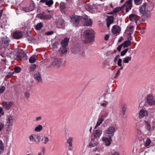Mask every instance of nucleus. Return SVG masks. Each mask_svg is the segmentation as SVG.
Segmentation results:
<instances>
[{
	"label": "nucleus",
	"mask_w": 155,
	"mask_h": 155,
	"mask_svg": "<svg viewBox=\"0 0 155 155\" xmlns=\"http://www.w3.org/2000/svg\"><path fill=\"white\" fill-rule=\"evenodd\" d=\"M95 32L92 29H90L84 31L82 35L83 41L85 43H91L94 40Z\"/></svg>",
	"instance_id": "nucleus-1"
},
{
	"label": "nucleus",
	"mask_w": 155,
	"mask_h": 155,
	"mask_svg": "<svg viewBox=\"0 0 155 155\" xmlns=\"http://www.w3.org/2000/svg\"><path fill=\"white\" fill-rule=\"evenodd\" d=\"M69 17L74 22V26L76 27L78 26L79 21L82 18L81 16L75 15H70Z\"/></svg>",
	"instance_id": "nucleus-2"
},
{
	"label": "nucleus",
	"mask_w": 155,
	"mask_h": 155,
	"mask_svg": "<svg viewBox=\"0 0 155 155\" xmlns=\"http://www.w3.org/2000/svg\"><path fill=\"white\" fill-rule=\"evenodd\" d=\"M146 6L147 3H144L140 8V11L143 15H145L147 18H148L150 16V13L147 12Z\"/></svg>",
	"instance_id": "nucleus-3"
},
{
	"label": "nucleus",
	"mask_w": 155,
	"mask_h": 155,
	"mask_svg": "<svg viewBox=\"0 0 155 155\" xmlns=\"http://www.w3.org/2000/svg\"><path fill=\"white\" fill-rule=\"evenodd\" d=\"M34 78L38 84H41L42 83V80L40 73L38 71H35L34 74Z\"/></svg>",
	"instance_id": "nucleus-4"
},
{
	"label": "nucleus",
	"mask_w": 155,
	"mask_h": 155,
	"mask_svg": "<svg viewBox=\"0 0 155 155\" xmlns=\"http://www.w3.org/2000/svg\"><path fill=\"white\" fill-rule=\"evenodd\" d=\"M9 39L6 36H5L2 38L0 41V45L3 48L6 47L8 45Z\"/></svg>",
	"instance_id": "nucleus-5"
},
{
	"label": "nucleus",
	"mask_w": 155,
	"mask_h": 155,
	"mask_svg": "<svg viewBox=\"0 0 155 155\" xmlns=\"http://www.w3.org/2000/svg\"><path fill=\"white\" fill-rule=\"evenodd\" d=\"M19 52V55L16 56V59L17 60H27V55L23 51H20Z\"/></svg>",
	"instance_id": "nucleus-6"
},
{
	"label": "nucleus",
	"mask_w": 155,
	"mask_h": 155,
	"mask_svg": "<svg viewBox=\"0 0 155 155\" xmlns=\"http://www.w3.org/2000/svg\"><path fill=\"white\" fill-rule=\"evenodd\" d=\"M14 123V118L12 116L9 115L7 117L6 122V125L7 128H8L10 126H12Z\"/></svg>",
	"instance_id": "nucleus-7"
},
{
	"label": "nucleus",
	"mask_w": 155,
	"mask_h": 155,
	"mask_svg": "<svg viewBox=\"0 0 155 155\" xmlns=\"http://www.w3.org/2000/svg\"><path fill=\"white\" fill-rule=\"evenodd\" d=\"M147 103L150 105H155V99L152 95L149 94L147 96Z\"/></svg>",
	"instance_id": "nucleus-8"
},
{
	"label": "nucleus",
	"mask_w": 155,
	"mask_h": 155,
	"mask_svg": "<svg viewBox=\"0 0 155 155\" xmlns=\"http://www.w3.org/2000/svg\"><path fill=\"white\" fill-rule=\"evenodd\" d=\"M61 59L60 58H55L51 63L52 67H59L61 64Z\"/></svg>",
	"instance_id": "nucleus-9"
},
{
	"label": "nucleus",
	"mask_w": 155,
	"mask_h": 155,
	"mask_svg": "<svg viewBox=\"0 0 155 155\" xmlns=\"http://www.w3.org/2000/svg\"><path fill=\"white\" fill-rule=\"evenodd\" d=\"M129 18L131 22H134L136 25H137V21L139 19V17L137 15L131 14L129 15Z\"/></svg>",
	"instance_id": "nucleus-10"
},
{
	"label": "nucleus",
	"mask_w": 155,
	"mask_h": 155,
	"mask_svg": "<svg viewBox=\"0 0 155 155\" xmlns=\"http://www.w3.org/2000/svg\"><path fill=\"white\" fill-rule=\"evenodd\" d=\"M102 140L106 146H109L111 144L112 140L110 136H109L108 137H103Z\"/></svg>",
	"instance_id": "nucleus-11"
},
{
	"label": "nucleus",
	"mask_w": 155,
	"mask_h": 155,
	"mask_svg": "<svg viewBox=\"0 0 155 155\" xmlns=\"http://www.w3.org/2000/svg\"><path fill=\"white\" fill-rule=\"evenodd\" d=\"M71 50V51L75 54L80 53L81 54L83 53L81 48L79 46H75L72 48Z\"/></svg>",
	"instance_id": "nucleus-12"
},
{
	"label": "nucleus",
	"mask_w": 155,
	"mask_h": 155,
	"mask_svg": "<svg viewBox=\"0 0 155 155\" xmlns=\"http://www.w3.org/2000/svg\"><path fill=\"white\" fill-rule=\"evenodd\" d=\"M148 111L145 109L140 110L139 112L138 117L140 119L143 118L144 117H146L148 115Z\"/></svg>",
	"instance_id": "nucleus-13"
},
{
	"label": "nucleus",
	"mask_w": 155,
	"mask_h": 155,
	"mask_svg": "<svg viewBox=\"0 0 155 155\" xmlns=\"http://www.w3.org/2000/svg\"><path fill=\"white\" fill-rule=\"evenodd\" d=\"M115 131V128L114 126L109 127L105 131L106 134L113 136Z\"/></svg>",
	"instance_id": "nucleus-14"
},
{
	"label": "nucleus",
	"mask_w": 155,
	"mask_h": 155,
	"mask_svg": "<svg viewBox=\"0 0 155 155\" xmlns=\"http://www.w3.org/2000/svg\"><path fill=\"white\" fill-rule=\"evenodd\" d=\"M12 104V102H3L2 103V104L4 108L7 110H9Z\"/></svg>",
	"instance_id": "nucleus-15"
},
{
	"label": "nucleus",
	"mask_w": 155,
	"mask_h": 155,
	"mask_svg": "<svg viewBox=\"0 0 155 155\" xmlns=\"http://www.w3.org/2000/svg\"><path fill=\"white\" fill-rule=\"evenodd\" d=\"M85 21L84 25L85 26H90L92 23V21L90 19H88V16H86L84 18Z\"/></svg>",
	"instance_id": "nucleus-16"
},
{
	"label": "nucleus",
	"mask_w": 155,
	"mask_h": 155,
	"mask_svg": "<svg viewBox=\"0 0 155 155\" xmlns=\"http://www.w3.org/2000/svg\"><path fill=\"white\" fill-rule=\"evenodd\" d=\"M133 0H129L124 5L126 7L127 12L129 10L131 9L132 7V2Z\"/></svg>",
	"instance_id": "nucleus-17"
},
{
	"label": "nucleus",
	"mask_w": 155,
	"mask_h": 155,
	"mask_svg": "<svg viewBox=\"0 0 155 155\" xmlns=\"http://www.w3.org/2000/svg\"><path fill=\"white\" fill-rule=\"evenodd\" d=\"M22 34L21 32L16 31L13 34V37L15 39H19L22 36Z\"/></svg>",
	"instance_id": "nucleus-18"
},
{
	"label": "nucleus",
	"mask_w": 155,
	"mask_h": 155,
	"mask_svg": "<svg viewBox=\"0 0 155 155\" xmlns=\"http://www.w3.org/2000/svg\"><path fill=\"white\" fill-rule=\"evenodd\" d=\"M114 21V17L113 16H108L107 18V26L109 28L111 24Z\"/></svg>",
	"instance_id": "nucleus-19"
},
{
	"label": "nucleus",
	"mask_w": 155,
	"mask_h": 155,
	"mask_svg": "<svg viewBox=\"0 0 155 155\" xmlns=\"http://www.w3.org/2000/svg\"><path fill=\"white\" fill-rule=\"evenodd\" d=\"M121 29L120 27L115 25L113 26L112 29V32L113 34H119L120 31Z\"/></svg>",
	"instance_id": "nucleus-20"
},
{
	"label": "nucleus",
	"mask_w": 155,
	"mask_h": 155,
	"mask_svg": "<svg viewBox=\"0 0 155 155\" xmlns=\"http://www.w3.org/2000/svg\"><path fill=\"white\" fill-rule=\"evenodd\" d=\"M67 51V48L64 47L62 46L59 50V53L61 55L65 54Z\"/></svg>",
	"instance_id": "nucleus-21"
},
{
	"label": "nucleus",
	"mask_w": 155,
	"mask_h": 155,
	"mask_svg": "<svg viewBox=\"0 0 155 155\" xmlns=\"http://www.w3.org/2000/svg\"><path fill=\"white\" fill-rule=\"evenodd\" d=\"M102 133V130L100 129H97L95 130V133L94 135L95 138H99Z\"/></svg>",
	"instance_id": "nucleus-22"
},
{
	"label": "nucleus",
	"mask_w": 155,
	"mask_h": 155,
	"mask_svg": "<svg viewBox=\"0 0 155 155\" xmlns=\"http://www.w3.org/2000/svg\"><path fill=\"white\" fill-rule=\"evenodd\" d=\"M143 133L140 129H137V137L140 140L143 139Z\"/></svg>",
	"instance_id": "nucleus-23"
},
{
	"label": "nucleus",
	"mask_w": 155,
	"mask_h": 155,
	"mask_svg": "<svg viewBox=\"0 0 155 155\" xmlns=\"http://www.w3.org/2000/svg\"><path fill=\"white\" fill-rule=\"evenodd\" d=\"M34 9V7L33 5H31L28 7L24 8H22L23 11L26 12H28L31 11Z\"/></svg>",
	"instance_id": "nucleus-24"
},
{
	"label": "nucleus",
	"mask_w": 155,
	"mask_h": 155,
	"mask_svg": "<svg viewBox=\"0 0 155 155\" xmlns=\"http://www.w3.org/2000/svg\"><path fill=\"white\" fill-rule=\"evenodd\" d=\"M153 5L152 3H148L147 4L146 9L147 12L150 13L151 12L153 8Z\"/></svg>",
	"instance_id": "nucleus-25"
},
{
	"label": "nucleus",
	"mask_w": 155,
	"mask_h": 155,
	"mask_svg": "<svg viewBox=\"0 0 155 155\" xmlns=\"http://www.w3.org/2000/svg\"><path fill=\"white\" fill-rule=\"evenodd\" d=\"M91 141L89 145L92 147H94L98 145V142L95 139L92 138Z\"/></svg>",
	"instance_id": "nucleus-26"
},
{
	"label": "nucleus",
	"mask_w": 155,
	"mask_h": 155,
	"mask_svg": "<svg viewBox=\"0 0 155 155\" xmlns=\"http://www.w3.org/2000/svg\"><path fill=\"white\" fill-rule=\"evenodd\" d=\"M69 41V38H64L61 41V44L62 46L65 47L68 45Z\"/></svg>",
	"instance_id": "nucleus-27"
},
{
	"label": "nucleus",
	"mask_w": 155,
	"mask_h": 155,
	"mask_svg": "<svg viewBox=\"0 0 155 155\" xmlns=\"http://www.w3.org/2000/svg\"><path fill=\"white\" fill-rule=\"evenodd\" d=\"M64 20L62 19H60L57 23L58 27L59 28H62L64 26Z\"/></svg>",
	"instance_id": "nucleus-28"
},
{
	"label": "nucleus",
	"mask_w": 155,
	"mask_h": 155,
	"mask_svg": "<svg viewBox=\"0 0 155 155\" xmlns=\"http://www.w3.org/2000/svg\"><path fill=\"white\" fill-rule=\"evenodd\" d=\"M133 27L132 26H130L128 27L126 31V33L129 35H131L133 33Z\"/></svg>",
	"instance_id": "nucleus-29"
},
{
	"label": "nucleus",
	"mask_w": 155,
	"mask_h": 155,
	"mask_svg": "<svg viewBox=\"0 0 155 155\" xmlns=\"http://www.w3.org/2000/svg\"><path fill=\"white\" fill-rule=\"evenodd\" d=\"M37 59V56L34 55L32 56L29 59V62L31 63H33L35 62Z\"/></svg>",
	"instance_id": "nucleus-30"
},
{
	"label": "nucleus",
	"mask_w": 155,
	"mask_h": 155,
	"mask_svg": "<svg viewBox=\"0 0 155 155\" xmlns=\"http://www.w3.org/2000/svg\"><path fill=\"white\" fill-rule=\"evenodd\" d=\"M41 140L43 143L45 144H47L49 140L48 137L46 136H43L41 139Z\"/></svg>",
	"instance_id": "nucleus-31"
},
{
	"label": "nucleus",
	"mask_w": 155,
	"mask_h": 155,
	"mask_svg": "<svg viewBox=\"0 0 155 155\" xmlns=\"http://www.w3.org/2000/svg\"><path fill=\"white\" fill-rule=\"evenodd\" d=\"M104 120V119L103 118H99L95 127V128H96L97 127L99 126L102 123Z\"/></svg>",
	"instance_id": "nucleus-32"
},
{
	"label": "nucleus",
	"mask_w": 155,
	"mask_h": 155,
	"mask_svg": "<svg viewBox=\"0 0 155 155\" xmlns=\"http://www.w3.org/2000/svg\"><path fill=\"white\" fill-rule=\"evenodd\" d=\"M131 44V42L130 40H127L124 42L122 44L124 47V48L128 47V46L130 45Z\"/></svg>",
	"instance_id": "nucleus-33"
},
{
	"label": "nucleus",
	"mask_w": 155,
	"mask_h": 155,
	"mask_svg": "<svg viewBox=\"0 0 155 155\" xmlns=\"http://www.w3.org/2000/svg\"><path fill=\"white\" fill-rule=\"evenodd\" d=\"M146 124V129L147 130H150L151 129V126L150 122L148 121L144 120Z\"/></svg>",
	"instance_id": "nucleus-34"
},
{
	"label": "nucleus",
	"mask_w": 155,
	"mask_h": 155,
	"mask_svg": "<svg viewBox=\"0 0 155 155\" xmlns=\"http://www.w3.org/2000/svg\"><path fill=\"white\" fill-rule=\"evenodd\" d=\"M73 138L71 137H69L67 140V143L69 144L70 147H71L72 146Z\"/></svg>",
	"instance_id": "nucleus-35"
},
{
	"label": "nucleus",
	"mask_w": 155,
	"mask_h": 155,
	"mask_svg": "<svg viewBox=\"0 0 155 155\" xmlns=\"http://www.w3.org/2000/svg\"><path fill=\"white\" fill-rule=\"evenodd\" d=\"M42 126L41 125H39L36 126L35 128V131L36 132H40L42 129Z\"/></svg>",
	"instance_id": "nucleus-36"
},
{
	"label": "nucleus",
	"mask_w": 155,
	"mask_h": 155,
	"mask_svg": "<svg viewBox=\"0 0 155 155\" xmlns=\"http://www.w3.org/2000/svg\"><path fill=\"white\" fill-rule=\"evenodd\" d=\"M43 25L42 23H39L35 27V28L37 30H39L41 29Z\"/></svg>",
	"instance_id": "nucleus-37"
},
{
	"label": "nucleus",
	"mask_w": 155,
	"mask_h": 155,
	"mask_svg": "<svg viewBox=\"0 0 155 155\" xmlns=\"http://www.w3.org/2000/svg\"><path fill=\"white\" fill-rule=\"evenodd\" d=\"M53 0H47L45 4L48 7H50L53 4Z\"/></svg>",
	"instance_id": "nucleus-38"
},
{
	"label": "nucleus",
	"mask_w": 155,
	"mask_h": 155,
	"mask_svg": "<svg viewBox=\"0 0 155 155\" xmlns=\"http://www.w3.org/2000/svg\"><path fill=\"white\" fill-rule=\"evenodd\" d=\"M151 140L150 139L147 138L144 143V146L146 147L149 146L150 144Z\"/></svg>",
	"instance_id": "nucleus-39"
},
{
	"label": "nucleus",
	"mask_w": 155,
	"mask_h": 155,
	"mask_svg": "<svg viewBox=\"0 0 155 155\" xmlns=\"http://www.w3.org/2000/svg\"><path fill=\"white\" fill-rule=\"evenodd\" d=\"M60 7L61 10H64L66 8L65 4L64 2H61L60 3Z\"/></svg>",
	"instance_id": "nucleus-40"
},
{
	"label": "nucleus",
	"mask_w": 155,
	"mask_h": 155,
	"mask_svg": "<svg viewBox=\"0 0 155 155\" xmlns=\"http://www.w3.org/2000/svg\"><path fill=\"white\" fill-rule=\"evenodd\" d=\"M58 46V43L55 42L53 44L52 49L54 50H55L57 49Z\"/></svg>",
	"instance_id": "nucleus-41"
},
{
	"label": "nucleus",
	"mask_w": 155,
	"mask_h": 155,
	"mask_svg": "<svg viewBox=\"0 0 155 155\" xmlns=\"http://www.w3.org/2000/svg\"><path fill=\"white\" fill-rule=\"evenodd\" d=\"M131 58L130 57H128L125 58L123 60V62L124 63H128L129 61L131 60Z\"/></svg>",
	"instance_id": "nucleus-42"
},
{
	"label": "nucleus",
	"mask_w": 155,
	"mask_h": 155,
	"mask_svg": "<svg viewBox=\"0 0 155 155\" xmlns=\"http://www.w3.org/2000/svg\"><path fill=\"white\" fill-rule=\"evenodd\" d=\"M36 138L38 140V141H35L37 144H39L40 142V140L41 139V137L39 134H37L36 136Z\"/></svg>",
	"instance_id": "nucleus-43"
},
{
	"label": "nucleus",
	"mask_w": 155,
	"mask_h": 155,
	"mask_svg": "<svg viewBox=\"0 0 155 155\" xmlns=\"http://www.w3.org/2000/svg\"><path fill=\"white\" fill-rule=\"evenodd\" d=\"M109 113L108 112H106L104 113L101 116V118H106L108 116Z\"/></svg>",
	"instance_id": "nucleus-44"
},
{
	"label": "nucleus",
	"mask_w": 155,
	"mask_h": 155,
	"mask_svg": "<svg viewBox=\"0 0 155 155\" xmlns=\"http://www.w3.org/2000/svg\"><path fill=\"white\" fill-rule=\"evenodd\" d=\"M29 138L31 142H33L34 141H36V140L34 138L33 136L32 135H31L29 136Z\"/></svg>",
	"instance_id": "nucleus-45"
},
{
	"label": "nucleus",
	"mask_w": 155,
	"mask_h": 155,
	"mask_svg": "<svg viewBox=\"0 0 155 155\" xmlns=\"http://www.w3.org/2000/svg\"><path fill=\"white\" fill-rule=\"evenodd\" d=\"M128 48H127V49H124L123 51H122L121 52V56H123L124 55H125V54H126V53L128 51Z\"/></svg>",
	"instance_id": "nucleus-46"
},
{
	"label": "nucleus",
	"mask_w": 155,
	"mask_h": 155,
	"mask_svg": "<svg viewBox=\"0 0 155 155\" xmlns=\"http://www.w3.org/2000/svg\"><path fill=\"white\" fill-rule=\"evenodd\" d=\"M38 17L41 19H45V14H40L38 15Z\"/></svg>",
	"instance_id": "nucleus-47"
},
{
	"label": "nucleus",
	"mask_w": 155,
	"mask_h": 155,
	"mask_svg": "<svg viewBox=\"0 0 155 155\" xmlns=\"http://www.w3.org/2000/svg\"><path fill=\"white\" fill-rule=\"evenodd\" d=\"M0 149L2 150H3L4 149L3 144L1 140H0Z\"/></svg>",
	"instance_id": "nucleus-48"
},
{
	"label": "nucleus",
	"mask_w": 155,
	"mask_h": 155,
	"mask_svg": "<svg viewBox=\"0 0 155 155\" xmlns=\"http://www.w3.org/2000/svg\"><path fill=\"white\" fill-rule=\"evenodd\" d=\"M25 97L27 98H29L30 96V94L28 92L26 91L25 93L24 94Z\"/></svg>",
	"instance_id": "nucleus-49"
},
{
	"label": "nucleus",
	"mask_w": 155,
	"mask_h": 155,
	"mask_svg": "<svg viewBox=\"0 0 155 155\" xmlns=\"http://www.w3.org/2000/svg\"><path fill=\"white\" fill-rule=\"evenodd\" d=\"M126 110V108L125 107H123L122 108L121 112L123 115L125 114Z\"/></svg>",
	"instance_id": "nucleus-50"
},
{
	"label": "nucleus",
	"mask_w": 155,
	"mask_h": 155,
	"mask_svg": "<svg viewBox=\"0 0 155 155\" xmlns=\"http://www.w3.org/2000/svg\"><path fill=\"white\" fill-rule=\"evenodd\" d=\"M14 74V72H8V74L6 76V77L8 78H10Z\"/></svg>",
	"instance_id": "nucleus-51"
},
{
	"label": "nucleus",
	"mask_w": 155,
	"mask_h": 155,
	"mask_svg": "<svg viewBox=\"0 0 155 155\" xmlns=\"http://www.w3.org/2000/svg\"><path fill=\"white\" fill-rule=\"evenodd\" d=\"M134 2L136 5H139L141 3V0H134Z\"/></svg>",
	"instance_id": "nucleus-52"
},
{
	"label": "nucleus",
	"mask_w": 155,
	"mask_h": 155,
	"mask_svg": "<svg viewBox=\"0 0 155 155\" xmlns=\"http://www.w3.org/2000/svg\"><path fill=\"white\" fill-rule=\"evenodd\" d=\"M108 102L106 101H104V103H101V105L102 106L104 107H106V105L108 104Z\"/></svg>",
	"instance_id": "nucleus-53"
},
{
	"label": "nucleus",
	"mask_w": 155,
	"mask_h": 155,
	"mask_svg": "<svg viewBox=\"0 0 155 155\" xmlns=\"http://www.w3.org/2000/svg\"><path fill=\"white\" fill-rule=\"evenodd\" d=\"M122 68H120L117 71V72L116 74V75L114 77V78H116V77H117V76H118L120 74V70L121 69H122Z\"/></svg>",
	"instance_id": "nucleus-54"
},
{
	"label": "nucleus",
	"mask_w": 155,
	"mask_h": 155,
	"mask_svg": "<svg viewBox=\"0 0 155 155\" xmlns=\"http://www.w3.org/2000/svg\"><path fill=\"white\" fill-rule=\"evenodd\" d=\"M120 8H116L114 9L113 10V12L114 13H116L119 12L120 10Z\"/></svg>",
	"instance_id": "nucleus-55"
},
{
	"label": "nucleus",
	"mask_w": 155,
	"mask_h": 155,
	"mask_svg": "<svg viewBox=\"0 0 155 155\" xmlns=\"http://www.w3.org/2000/svg\"><path fill=\"white\" fill-rule=\"evenodd\" d=\"M53 33V32L52 31H50L47 32L45 33V35H52Z\"/></svg>",
	"instance_id": "nucleus-56"
},
{
	"label": "nucleus",
	"mask_w": 155,
	"mask_h": 155,
	"mask_svg": "<svg viewBox=\"0 0 155 155\" xmlns=\"http://www.w3.org/2000/svg\"><path fill=\"white\" fill-rule=\"evenodd\" d=\"M122 46H123V45L122 44L117 47V49L118 51L120 52L121 51V49Z\"/></svg>",
	"instance_id": "nucleus-57"
},
{
	"label": "nucleus",
	"mask_w": 155,
	"mask_h": 155,
	"mask_svg": "<svg viewBox=\"0 0 155 155\" xmlns=\"http://www.w3.org/2000/svg\"><path fill=\"white\" fill-rule=\"evenodd\" d=\"M5 90V87L4 86H2L0 88V94L3 92Z\"/></svg>",
	"instance_id": "nucleus-58"
},
{
	"label": "nucleus",
	"mask_w": 155,
	"mask_h": 155,
	"mask_svg": "<svg viewBox=\"0 0 155 155\" xmlns=\"http://www.w3.org/2000/svg\"><path fill=\"white\" fill-rule=\"evenodd\" d=\"M14 72L18 73L20 72L21 68H14Z\"/></svg>",
	"instance_id": "nucleus-59"
},
{
	"label": "nucleus",
	"mask_w": 155,
	"mask_h": 155,
	"mask_svg": "<svg viewBox=\"0 0 155 155\" xmlns=\"http://www.w3.org/2000/svg\"><path fill=\"white\" fill-rule=\"evenodd\" d=\"M45 19H49L51 18V15H45Z\"/></svg>",
	"instance_id": "nucleus-60"
},
{
	"label": "nucleus",
	"mask_w": 155,
	"mask_h": 155,
	"mask_svg": "<svg viewBox=\"0 0 155 155\" xmlns=\"http://www.w3.org/2000/svg\"><path fill=\"white\" fill-rule=\"evenodd\" d=\"M122 60L120 58L119 59L118 61V65L119 66H121V63Z\"/></svg>",
	"instance_id": "nucleus-61"
},
{
	"label": "nucleus",
	"mask_w": 155,
	"mask_h": 155,
	"mask_svg": "<svg viewBox=\"0 0 155 155\" xmlns=\"http://www.w3.org/2000/svg\"><path fill=\"white\" fill-rule=\"evenodd\" d=\"M41 119H42V117H41V116H39V117H37L36 118L35 121H38L41 120Z\"/></svg>",
	"instance_id": "nucleus-62"
},
{
	"label": "nucleus",
	"mask_w": 155,
	"mask_h": 155,
	"mask_svg": "<svg viewBox=\"0 0 155 155\" xmlns=\"http://www.w3.org/2000/svg\"><path fill=\"white\" fill-rule=\"evenodd\" d=\"M110 155H120L119 153L117 152H114L113 153H112Z\"/></svg>",
	"instance_id": "nucleus-63"
},
{
	"label": "nucleus",
	"mask_w": 155,
	"mask_h": 155,
	"mask_svg": "<svg viewBox=\"0 0 155 155\" xmlns=\"http://www.w3.org/2000/svg\"><path fill=\"white\" fill-rule=\"evenodd\" d=\"M109 35H105L104 36V39L106 40H107L109 38Z\"/></svg>",
	"instance_id": "nucleus-64"
}]
</instances>
